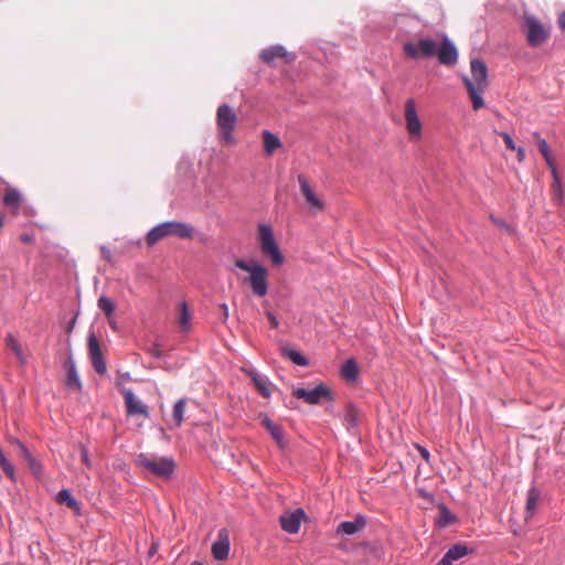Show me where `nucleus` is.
<instances>
[{
	"label": "nucleus",
	"instance_id": "1",
	"mask_svg": "<svg viewBox=\"0 0 565 565\" xmlns=\"http://www.w3.org/2000/svg\"><path fill=\"white\" fill-rule=\"evenodd\" d=\"M471 78L463 76L462 81L472 103L473 110L484 106L481 94L488 87V68L486 64L478 58L470 62Z\"/></svg>",
	"mask_w": 565,
	"mask_h": 565
},
{
	"label": "nucleus",
	"instance_id": "2",
	"mask_svg": "<svg viewBox=\"0 0 565 565\" xmlns=\"http://www.w3.org/2000/svg\"><path fill=\"white\" fill-rule=\"evenodd\" d=\"M235 266L249 276L246 281L249 284L253 292L258 297H265L268 292V269L256 260L246 262L236 259Z\"/></svg>",
	"mask_w": 565,
	"mask_h": 565
},
{
	"label": "nucleus",
	"instance_id": "3",
	"mask_svg": "<svg viewBox=\"0 0 565 565\" xmlns=\"http://www.w3.org/2000/svg\"><path fill=\"white\" fill-rule=\"evenodd\" d=\"M167 236H177L179 238H192L193 227L186 223L171 221L163 222L154 226L146 236L149 246H153Z\"/></svg>",
	"mask_w": 565,
	"mask_h": 565
},
{
	"label": "nucleus",
	"instance_id": "4",
	"mask_svg": "<svg viewBox=\"0 0 565 565\" xmlns=\"http://www.w3.org/2000/svg\"><path fill=\"white\" fill-rule=\"evenodd\" d=\"M258 241L263 255L269 258L274 266H281L285 257L279 249L270 225L262 223L258 225Z\"/></svg>",
	"mask_w": 565,
	"mask_h": 565
},
{
	"label": "nucleus",
	"instance_id": "5",
	"mask_svg": "<svg viewBox=\"0 0 565 565\" xmlns=\"http://www.w3.org/2000/svg\"><path fill=\"white\" fill-rule=\"evenodd\" d=\"M523 26L525 29L527 44L532 47L543 45L551 36L550 26L532 14H524Z\"/></svg>",
	"mask_w": 565,
	"mask_h": 565
},
{
	"label": "nucleus",
	"instance_id": "6",
	"mask_svg": "<svg viewBox=\"0 0 565 565\" xmlns=\"http://www.w3.org/2000/svg\"><path fill=\"white\" fill-rule=\"evenodd\" d=\"M237 124L235 110L227 104H222L216 110V125L220 131V138L225 145L234 143V129Z\"/></svg>",
	"mask_w": 565,
	"mask_h": 565
},
{
	"label": "nucleus",
	"instance_id": "7",
	"mask_svg": "<svg viewBox=\"0 0 565 565\" xmlns=\"http://www.w3.org/2000/svg\"><path fill=\"white\" fill-rule=\"evenodd\" d=\"M138 465L160 478H170L175 469V462L169 457H154L140 454L137 458Z\"/></svg>",
	"mask_w": 565,
	"mask_h": 565
},
{
	"label": "nucleus",
	"instance_id": "8",
	"mask_svg": "<svg viewBox=\"0 0 565 565\" xmlns=\"http://www.w3.org/2000/svg\"><path fill=\"white\" fill-rule=\"evenodd\" d=\"M437 45L434 40L420 39L417 43H405L404 53L412 58L431 57L437 53Z\"/></svg>",
	"mask_w": 565,
	"mask_h": 565
},
{
	"label": "nucleus",
	"instance_id": "9",
	"mask_svg": "<svg viewBox=\"0 0 565 565\" xmlns=\"http://www.w3.org/2000/svg\"><path fill=\"white\" fill-rule=\"evenodd\" d=\"M404 117L406 122V130L411 139L417 140L422 137V122L417 115L416 103L413 98H408L404 106Z\"/></svg>",
	"mask_w": 565,
	"mask_h": 565
},
{
	"label": "nucleus",
	"instance_id": "10",
	"mask_svg": "<svg viewBox=\"0 0 565 565\" xmlns=\"http://www.w3.org/2000/svg\"><path fill=\"white\" fill-rule=\"evenodd\" d=\"M120 393L125 399L126 414L127 416H140L142 418H149V408L141 402L130 388L122 387Z\"/></svg>",
	"mask_w": 565,
	"mask_h": 565
},
{
	"label": "nucleus",
	"instance_id": "11",
	"mask_svg": "<svg viewBox=\"0 0 565 565\" xmlns=\"http://www.w3.org/2000/svg\"><path fill=\"white\" fill-rule=\"evenodd\" d=\"M298 183L300 186V192L302 196L306 200V203L309 207V210L316 214L318 212H321L324 210L326 204L316 194L315 190L309 183V180L306 175L299 174L298 175Z\"/></svg>",
	"mask_w": 565,
	"mask_h": 565
},
{
	"label": "nucleus",
	"instance_id": "12",
	"mask_svg": "<svg viewBox=\"0 0 565 565\" xmlns=\"http://www.w3.org/2000/svg\"><path fill=\"white\" fill-rule=\"evenodd\" d=\"M88 353L92 360V364L94 370L98 374H106L107 365L103 356V352L99 345V342L94 333H90L88 337Z\"/></svg>",
	"mask_w": 565,
	"mask_h": 565
},
{
	"label": "nucleus",
	"instance_id": "13",
	"mask_svg": "<svg viewBox=\"0 0 565 565\" xmlns=\"http://www.w3.org/2000/svg\"><path fill=\"white\" fill-rule=\"evenodd\" d=\"M230 532L223 527L217 532V539L212 544V555L216 561H224L230 554Z\"/></svg>",
	"mask_w": 565,
	"mask_h": 565
},
{
	"label": "nucleus",
	"instance_id": "14",
	"mask_svg": "<svg viewBox=\"0 0 565 565\" xmlns=\"http://www.w3.org/2000/svg\"><path fill=\"white\" fill-rule=\"evenodd\" d=\"M329 390L324 385H319L312 390L307 388H296L294 391V396L303 399L308 404H318L321 398L327 397L329 395Z\"/></svg>",
	"mask_w": 565,
	"mask_h": 565
},
{
	"label": "nucleus",
	"instance_id": "15",
	"mask_svg": "<svg viewBox=\"0 0 565 565\" xmlns=\"http://www.w3.org/2000/svg\"><path fill=\"white\" fill-rule=\"evenodd\" d=\"M438 61L444 65H454L457 62L458 53L454 43L445 38L440 45H437L436 53Z\"/></svg>",
	"mask_w": 565,
	"mask_h": 565
},
{
	"label": "nucleus",
	"instance_id": "16",
	"mask_svg": "<svg viewBox=\"0 0 565 565\" xmlns=\"http://www.w3.org/2000/svg\"><path fill=\"white\" fill-rule=\"evenodd\" d=\"M305 518V512L302 509H297L291 513H287L280 516V525L284 531L288 533H297L300 529L301 521Z\"/></svg>",
	"mask_w": 565,
	"mask_h": 565
},
{
	"label": "nucleus",
	"instance_id": "17",
	"mask_svg": "<svg viewBox=\"0 0 565 565\" xmlns=\"http://www.w3.org/2000/svg\"><path fill=\"white\" fill-rule=\"evenodd\" d=\"M260 58L266 64H271L276 57L284 58L287 63L294 61V56L286 51L282 45H274L264 49L260 54Z\"/></svg>",
	"mask_w": 565,
	"mask_h": 565
},
{
	"label": "nucleus",
	"instance_id": "18",
	"mask_svg": "<svg viewBox=\"0 0 565 565\" xmlns=\"http://www.w3.org/2000/svg\"><path fill=\"white\" fill-rule=\"evenodd\" d=\"M66 379L65 386L73 392H81L82 382L76 371L75 362L72 358L65 361Z\"/></svg>",
	"mask_w": 565,
	"mask_h": 565
},
{
	"label": "nucleus",
	"instance_id": "19",
	"mask_svg": "<svg viewBox=\"0 0 565 565\" xmlns=\"http://www.w3.org/2000/svg\"><path fill=\"white\" fill-rule=\"evenodd\" d=\"M10 443L15 447L18 455L28 462L33 473L38 476L41 472V466L31 455L25 445L17 438H12Z\"/></svg>",
	"mask_w": 565,
	"mask_h": 565
},
{
	"label": "nucleus",
	"instance_id": "20",
	"mask_svg": "<svg viewBox=\"0 0 565 565\" xmlns=\"http://www.w3.org/2000/svg\"><path fill=\"white\" fill-rule=\"evenodd\" d=\"M10 443L15 447L18 455L28 462L33 473L38 476L41 472V466L31 455L25 445L17 438H12Z\"/></svg>",
	"mask_w": 565,
	"mask_h": 565
},
{
	"label": "nucleus",
	"instance_id": "21",
	"mask_svg": "<svg viewBox=\"0 0 565 565\" xmlns=\"http://www.w3.org/2000/svg\"><path fill=\"white\" fill-rule=\"evenodd\" d=\"M468 553V546L463 544H456L446 552V554L436 565H452L454 562L466 556Z\"/></svg>",
	"mask_w": 565,
	"mask_h": 565
},
{
	"label": "nucleus",
	"instance_id": "22",
	"mask_svg": "<svg viewBox=\"0 0 565 565\" xmlns=\"http://www.w3.org/2000/svg\"><path fill=\"white\" fill-rule=\"evenodd\" d=\"M540 497H541V493L535 487H532L527 490L526 504H525V516H524L526 522L530 521L536 513L537 508H539Z\"/></svg>",
	"mask_w": 565,
	"mask_h": 565
},
{
	"label": "nucleus",
	"instance_id": "23",
	"mask_svg": "<svg viewBox=\"0 0 565 565\" xmlns=\"http://www.w3.org/2000/svg\"><path fill=\"white\" fill-rule=\"evenodd\" d=\"M262 425L270 433L275 441L282 447L284 446V431L280 426L276 425L267 415L260 414L259 416Z\"/></svg>",
	"mask_w": 565,
	"mask_h": 565
},
{
	"label": "nucleus",
	"instance_id": "24",
	"mask_svg": "<svg viewBox=\"0 0 565 565\" xmlns=\"http://www.w3.org/2000/svg\"><path fill=\"white\" fill-rule=\"evenodd\" d=\"M243 371L252 379L258 393L262 396L268 398L271 392L267 385L266 380L263 379L255 370L243 369Z\"/></svg>",
	"mask_w": 565,
	"mask_h": 565
},
{
	"label": "nucleus",
	"instance_id": "25",
	"mask_svg": "<svg viewBox=\"0 0 565 565\" xmlns=\"http://www.w3.org/2000/svg\"><path fill=\"white\" fill-rule=\"evenodd\" d=\"M361 419V412L352 404H349L345 409L343 417V425L348 430H352L358 427Z\"/></svg>",
	"mask_w": 565,
	"mask_h": 565
},
{
	"label": "nucleus",
	"instance_id": "26",
	"mask_svg": "<svg viewBox=\"0 0 565 565\" xmlns=\"http://www.w3.org/2000/svg\"><path fill=\"white\" fill-rule=\"evenodd\" d=\"M191 320H192V313L189 310L188 303L185 301H183L179 306V316H178V324L182 332L190 331Z\"/></svg>",
	"mask_w": 565,
	"mask_h": 565
},
{
	"label": "nucleus",
	"instance_id": "27",
	"mask_svg": "<svg viewBox=\"0 0 565 565\" xmlns=\"http://www.w3.org/2000/svg\"><path fill=\"white\" fill-rule=\"evenodd\" d=\"M533 136L537 142L541 154L544 157V159L546 161L547 167L550 168V170H554V168H556L555 160L551 153V149H550L546 140L541 138L540 134H537V132H534Z\"/></svg>",
	"mask_w": 565,
	"mask_h": 565
},
{
	"label": "nucleus",
	"instance_id": "28",
	"mask_svg": "<svg viewBox=\"0 0 565 565\" xmlns=\"http://www.w3.org/2000/svg\"><path fill=\"white\" fill-rule=\"evenodd\" d=\"M264 149L266 154L271 156L273 152L281 147L279 138L268 130L263 131Z\"/></svg>",
	"mask_w": 565,
	"mask_h": 565
},
{
	"label": "nucleus",
	"instance_id": "29",
	"mask_svg": "<svg viewBox=\"0 0 565 565\" xmlns=\"http://www.w3.org/2000/svg\"><path fill=\"white\" fill-rule=\"evenodd\" d=\"M22 198L20 192L17 189L9 188L7 189L3 196V204L8 207H12L15 211L19 210Z\"/></svg>",
	"mask_w": 565,
	"mask_h": 565
},
{
	"label": "nucleus",
	"instance_id": "30",
	"mask_svg": "<svg viewBox=\"0 0 565 565\" xmlns=\"http://www.w3.org/2000/svg\"><path fill=\"white\" fill-rule=\"evenodd\" d=\"M341 375L348 381H354L359 375V367L354 359H348L342 367Z\"/></svg>",
	"mask_w": 565,
	"mask_h": 565
},
{
	"label": "nucleus",
	"instance_id": "31",
	"mask_svg": "<svg viewBox=\"0 0 565 565\" xmlns=\"http://www.w3.org/2000/svg\"><path fill=\"white\" fill-rule=\"evenodd\" d=\"M56 501L60 504L67 505L72 510H75V511L79 510V504H78L77 500L71 494V492L67 489H62L56 494Z\"/></svg>",
	"mask_w": 565,
	"mask_h": 565
},
{
	"label": "nucleus",
	"instance_id": "32",
	"mask_svg": "<svg viewBox=\"0 0 565 565\" xmlns=\"http://www.w3.org/2000/svg\"><path fill=\"white\" fill-rule=\"evenodd\" d=\"M6 343H7L8 348H10L14 352L18 361L21 364H25L26 363V358L23 354L21 345L18 342V340L13 335L9 334L7 337V339H6Z\"/></svg>",
	"mask_w": 565,
	"mask_h": 565
},
{
	"label": "nucleus",
	"instance_id": "33",
	"mask_svg": "<svg viewBox=\"0 0 565 565\" xmlns=\"http://www.w3.org/2000/svg\"><path fill=\"white\" fill-rule=\"evenodd\" d=\"M364 526V522L360 521H344L338 526V532L345 533L348 535L355 534Z\"/></svg>",
	"mask_w": 565,
	"mask_h": 565
},
{
	"label": "nucleus",
	"instance_id": "34",
	"mask_svg": "<svg viewBox=\"0 0 565 565\" xmlns=\"http://www.w3.org/2000/svg\"><path fill=\"white\" fill-rule=\"evenodd\" d=\"M186 406V399H179L173 406L172 417L177 426H180L183 422V415Z\"/></svg>",
	"mask_w": 565,
	"mask_h": 565
},
{
	"label": "nucleus",
	"instance_id": "35",
	"mask_svg": "<svg viewBox=\"0 0 565 565\" xmlns=\"http://www.w3.org/2000/svg\"><path fill=\"white\" fill-rule=\"evenodd\" d=\"M284 354L297 365L307 366L309 364L308 359L296 350L285 349Z\"/></svg>",
	"mask_w": 565,
	"mask_h": 565
},
{
	"label": "nucleus",
	"instance_id": "36",
	"mask_svg": "<svg viewBox=\"0 0 565 565\" xmlns=\"http://www.w3.org/2000/svg\"><path fill=\"white\" fill-rule=\"evenodd\" d=\"M97 306L106 315L107 318H111L115 310V303L113 300L106 296H102L98 298Z\"/></svg>",
	"mask_w": 565,
	"mask_h": 565
},
{
	"label": "nucleus",
	"instance_id": "37",
	"mask_svg": "<svg viewBox=\"0 0 565 565\" xmlns=\"http://www.w3.org/2000/svg\"><path fill=\"white\" fill-rule=\"evenodd\" d=\"M551 173H552V177H553V191L555 193V195L557 196L558 200L562 199V194H563V189H562V183H561V178H559V174L557 172V169L554 168V170H551Z\"/></svg>",
	"mask_w": 565,
	"mask_h": 565
},
{
	"label": "nucleus",
	"instance_id": "38",
	"mask_svg": "<svg viewBox=\"0 0 565 565\" xmlns=\"http://www.w3.org/2000/svg\"><path fill=\"white\" fill-rule=\"evenodd\" d=\"M454 521H455V516L450 513V511L446 508H443L441 515L438 520V523L441 526H447V525L451 524Z\"/></svg>",
	"mask_w": 565,
	"mask_h": 565
},
{
	"label": "nucleus",
	"instance_id": "39",
	"mask_svg": "<svg viewBox=\"0 0 565 565\" xmlns=\"http://www.w3.org/2000/svg\"><path fill=\"white\" fill-rule=\"evenodd\" d=\"M78 448H79V454H81L82 462L85 465V467L87 469H92L93 465H92V461L89 459V455H88L87 448L84 445H82V444L78 445Z\"/></svg>",
	"mask_w": 565,
	"mask_h": 565
},
{
	"label": "nucleus",
	"instance_id": "40",
	"mask_svg": "<svg viewBox=\"0 0 565 565\" xmlns=\"http://www.w3.org/2000/svg\"><path fill=\"white\" fill-rule=\"evenodd\" d=\"M2 470L4 471V473L10 478V479H14V467L10 463V461L8 459H3L2 462L0 463Z\"/></svg>",
	"mask_w": 565,
	"mask_h": 565
},
{
	"label": "nucleus",
	"instance_id": "41",
	"mask_svg": "<svg viewBox=\"0 0 565 565\" xmlns=\"http://www.w3.org/2000/svg\"><path fill=\"white\" fill-rule=\"evenodd\" d=\"M495 132L503 139L504 145L508 149H510L512 151L516 149V146H515L513 139L511 138V136L508 132H502V131L501 132L495 131Z\"/></svg>",
	"mask_w": 565,
	"mask_h": 565
},
{
	"label": "nucleus",
	"instance_id": "42",
	"mask_svg": "<svg viewBox=\"0 0 565 565\" xmlns=\"http://www.w3.org/2000/svg\"><path fill=\"white\" fill-rule=\"evenodd\" d=\"M269 323H270V327L273 329H277L279 327V321L278 319L275 317V315L271 312V311H266L265 312Z\"/></svg>",
	"mask_w": 565,
	"mask_h": 565
},
{
	"label": "nucleus",
	"instance_id": "43",
	"mask_svg": "<svg viewBox=\"0 0 565 565\" xmlns=\"http://www.w3.org/2000/svg\"><path fill=\"white\" fill-rule=\"evenodd\" d=\"M415 447H416V449L418 450V452H419V455L422 456V458H423L426 462H428V461H429V459H430V454H429V451H428L425 447H423V446H420V445H418V444H417V445H415Z\"/></svg>",
	"mask_w": 565,
	"mask_h": 565
},
{
	"label": "nucleus",
	"instance_id": "44",
	"mask_svg": "<svg viewBox=\"0 0 565 565\" xmlns=\"http://www.w3.org/2000/svg\"><path fill=\"white\" fill-rule=\"evenodd\" d=\"M100 254H102V257L107 260L108 263H111V252L109 248H107L106 246H102L100 247Z\"/></svg>",
	"mask_w": 565,
	"mask_h": 565
},
{
	"label": "nucleus",
	"instance_id": "45",
	"mask_svg": "<svg viewBox=\"0 0 565 565\" xmlns=\"http://www.w3.org/2000/svg\"><path fill=\"white\" fill-rule=\"evenodd\" d=\"M148 352L154 356V358H161L162 356V352L161 350L159 349V345L158 344H154L151 349L148 350Z\"/></svg>",
	"mask_w": 565,
	"mask_h": 565
},
{
	"label": "nucleus",
	"instance_id": "46",
	"mask_svg": "<svg viewBox=\"0 0 565 565\" xmlns=\"http://www.w3.org/2000/svg\"><path fill=\"white\" fill-rule=\"evenodd\" d=\"M220 310L222 312V320L223 322H226L227 318H228V307L226 303H222L220 305Z\"/></svg>",
	"mask_w": 565,
	"mask_h": 565
},
{
	"label": "nucleus",
	"instance_id": "47",
	"mask_svg": "<svg viewBox=\"0 0 565 565\" xmlns=\"http://www.w3.org/2000/svg\"><path fill=\"white\" fill-rule=\"evenodd\" d=\"M514 151H516L518 161L523 162L525 159V150L521 147H516Z\"/></svg>",
	"mask_w": 565,
	"mask_h": 565
},
{
	"label": "nucleus",
	"instance_id": "48",
	"mask_svg": "<svg viewBox=\"0 0 565 565\" xmlns=\"http://www.w3.org/2000/svg\"><path fill=\"white\" fill-rule=\"evenodd\" d=\"M558 26L561 30L565 31V11L558 17Z\"/></svg>",
	"mask_w": 565,
	"mask_h": 565
},
{
	"label": "nucleus",
	"instance_id": "49",
	"mask_svg": "<svg viewBox=\"0 0 565 565\" xmlns=\"http://www.w3.org/2000/svg\"><path fill=\"white\" fill-rule=\"evenodd\" d=\"M159 545L157 543H153L151 547L149 548V556H153L158 552Z\"/></svg>",
	"mask_w": 565,
	"mask_h": 565
},
{
	"label": "nucleus",
	"instance_id": "50",
	"mask_svg": "<svg viewBox=\"0 0 565 565\" xmlns=\"http://www.w3.org/2000/svg\"><path fill=\"white\" fill-rule=\"evenodd\" d=\"M108 322L113 329H116V322L111 320V318H108Z\"/></svg>",
	"mask_w": 565,
	"mask_h": 565
},
{
	"label": "nucleus",
	"instance_id": "51",
	"mask_svg": "<svg viewBox=\"0 0 565 565\" xmlns=\"http://www.w3.org/2000/svg\"><path fill=\"white\" fill-rule=\"evenodd\" d=\"M3 459H7L2 449L0 448V463L2 462Z\"/></svg>",
	"mask_w": 565,
	"mask_h": 565
},
{
	"label": "nucleus",
	"instance_id": "52",
	"mask_svg": "<svg viewBox=\"0 0 565 565\" xmlns=\"http://www.w3.org/2000/svg\"><path fill=\"white\" fill-rule=\"evenodd\" d=\"M192 565H203V564L201 562L195 561L192 563Z\"/></svg>",
	"mask_w": 565,
	"mask_h": 565
}]
</instances>
